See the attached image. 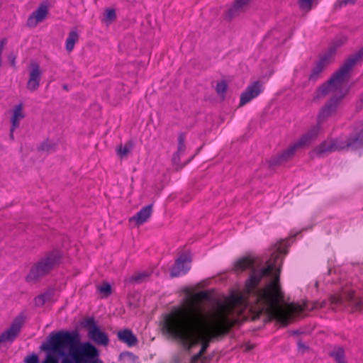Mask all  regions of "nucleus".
Masks as SVG:
<instances>
[{"instance_id":"nucleus-6","label":"nucleus","mask_w":363,"mask_h":363,"mask_svg":"<svg viewBox=\"0 0 363 363\" xmlns=\"http://www.w3.org/2000/svg\"><path fill=\"white\" fill-rule=\"evenodd\" d=\"M252 1V0H234L225 11L223 13L224 19L228 21H231L238 18L248 10Z\"/></svg>"},{"instance_id":"nucleus-41","label":"nucleus","mask_w":363,"mask_h":363,"mask_svg":"<svg viewBox=\"0 0 363 363\" xmlns=\"http://www.w3.org/2000/svg\"><path fill=\"white\" fill-rule=\"evenodd\" d=\"M202 355L199 352L194 354L191 358V363H196L201 358Z\"/></svg>"},{"instance_id":"nucleus-43","label":"nucleus","mask_w":363,"mask_h":363,"mask_svg":"<svg viewBox=\"0 0 363 363\" xmlns=\"http://www.w3.org/2000/svg\"><path fill=\"white\" fill-rule=\"evenodd\" d=\"M61 363H74L71 359L68 357V356L64 357Z\"/></svg>"},{"instance_id":"nucleus-20","label":"nucleus","mask_w":363,"mask_h":363,"mask_svg":"<svg viewBox=\"0 0 363 363\" xmlns=\"http://www.w3.org/2000/svg\"><path fill=\"white\" fill-rule=\"evenodd\" d=\"M63 257V253L59 249H55L47 255V272L57 267Z\"/></svg>"},{"instance_id":"nucleus-45","label":"nucleus","mask_w":363,"mask_h":363,"mask_svg":"<svg viewBox=\"0 0 363 363\" xmlns=\"http://www.w3.org/2000/svg\"><path fill=\"white\" fill-rule=\"evenodd\" d=\"M298 345L299 347H305V345L302 342H299L298 343Z\"/></svg>"},{"instance_id":"nucleus-10","label":"nucleus","mask_w":363,"mask_h":363,"mask_svg":"<svg viewBox=\"0 0 363 363\" xmlns=\"http://www.w3.org/2000/svg\"><path fill=\"white\" fill-rule=\"evenodd\" d=\"M191 257L188 255H181L176 259L170 270V277H177L185 274L190 269Z\"/></svg>"},{"instance_id":"nucleus-2","label":"nucleus","mask_w":363,"mask_h":363,"mask_svg":"<svg viewBox=\"0 0 363 363\" xmlns=\"http://www.w3.org/2000/svg\"><path fill=\"white\" fill-rule=\"evenodd\" d=\"M363 59V48L357 52L351 55L340 67V69L333 74L331 78L325 84H322L315 91L313 101H317L330 93H337L342 91L343 84L351 69L356 63Z\"/></svg>"},{"instance_id":"nucleus-15","label":"nucleus","mask_w":363,"mask_h":363,"mask_svg":"<svg viewBox=\"0 0 363 363\" xmlns=\"http://www.w3.org/2000/svg\"><path fill=\"white\" fill-rule=\"evenodd\" d=\"M40 72L39 66L36 63H33L30 67L29 79L27 83L28 89L32 91L36 90L40 85Z\"/></svg>"},{"instance_id":"nucleus-33","label":"nucleus","mask_w":363,"mask_h":363,"mask_svg":"<svg viewBox=\"0 0 363 363\" xmlns=\"http://www.w3.org/2000/svg\"><path fill=\"white\" fill-rule=\"evenodd\" d=\"M131 145L128 146L125 145V146H120L118 149V154L120 157H125L130 151Z\"/></svg>"},{"instance_id":"nucleus-29","label":"nucleus","mask_w":363,"mask_h":363,"mask_svg":"<svg viewBox=\"0 0 363 363\" xmlns=\"http://www.w3.org/2000/svg\"><path fill=\"white\" fill-rule=\"evenodd\" d=\"M313 0H298V4L301 10L308 12L312 9Z\"/></svg>"},{"instance_id":"nucleus-12","label":"nucleus","mask_w":363,"mask_h":363,"mask_svg":"<svg viewBox=\"0 0 363 363\" xmlns=\"http://www.w3.org/2000/svg\"><path fill=\"white\" fill-rule=\"evenodd\" d=\"M297 150H298V148L294 143H293L289 145L287 149L284 150L274 157L271 158L268 162L269 165L271 167H274L275 166L285 164L294 157Z\"/></svg>"},{"instance_id":"nucleus-19","label":"nucleus","mask_w":363,"mask_h":363,"mask_svg":"<svg viewBox=\"0 0 363 363\" xmlns=\"http://www.w3.org/2000/svg\"><path fill=\"white\" fill-rule=\"evenodd\" d=\"M118 339L126 344L128 347H133L137 345L138 340L137 337L130 329H123L117 333Z\"/></svg>"},{"instance_id":"nucleus-16","label":"nucleus","mask_w":363,"mask_h":363,"mask_svg":"<svg viewBox=\"0 0 363 363\" xmlns=\"http://www.w3.org/2000/svg\"><path fill=\"white\" fill-rule=\"evenodd\" d=\"M153 204L143 207L134 216L129 218L130 222H134L136 225H140L147 222L152 213Z\"/></svg>"},{"instance_id":"nucleus-23","label":"nucleus","mask_w":363,"mask_h":363,"mask_svg":"<svg viewBox=\"0 0 363 363\" xmlns=\"http://www.w3.org/2000/svg\"><path fill=\"white\" fill-rule=\"evenodd\" d=\"M24 320L25 318L23 316H18L13 320L10 326L6 329L14 339H16L20 333Z\"/></svg>"},{"instance_id":"nucleus-44","label":"nucleus","mask_w":363,"mask_h":363,"mask_svg":"<svg viewBox=\"0 0 363 363\" xmlns=\"http://www.w3.org/2000/svg\"><path fill=\"white\" fill-rule=\"evenodd\" d=\"M51 360H52L51 357L50 355H47V359H46L47 363H50Z\"/></svg>"},{"instance_id":"nucleus-48","label":"nucleus","mask_w":363,"mask_h":363,"mask_svg":"<svg viewBox=\"0 0 363 363\" xmlns=\"http://www.w3.org/2000/svg\"><path fill=\"white\" fill-rule=\"evenodd\" d=\"M63 87H64V89H67V85H64V86H63Z\"/></svg>"},{"instance_id":"nucleus-47","label":"nucleus","mask_w":363,"mask_h":363,"mask_svg":"<svg viewBox=\"0 0 363 363\" xmlns=\"http://www.w3.org/2000/svg\"><path fill=\"white\" fill-rule=\"evenodd\" d=\"M40 348L41 349L45 348V344H42L41 346H40Z\"/></svg>"},{"instance_id":"nucleus-36","label":"nucleus","mask_w":363,"mask_h":363,"mask_svg":"<svg viewBox=\"0 0 363 363\" xmlns=\"http://www.w3.org/2000/svg\"><path fill=\"white\" fill-rule=\"evenodd\" d=\"M45 304V296L41 294L35 297V305L38 307L43 306Z\"/></svg>"},{"instance_id":"nucleus-46","label":"nucleus","mask_w":363,"mask_h":363,"mask_svg":"<svg viewBox=\"0 0 363 363\" xmlns=\"http://www.w3.org/2000/svg\"><path fill=\"white\" fill-rule=\"evenodd\" d=\"M313 308H318V306H317L318 303H313Z\"/></svg>"},{"instance_id":"nucleus-30","label":"nucleus","mask_w":363,"mask_h":363,"mask_svg":"<svg viewBox=\"0 0 363 363\" xmlns=\"http://www.w3.org/2000/svg\"><path fill=\"white\" fill-rule=\"evenodd\" d=\"M228 89V84L225 80L217 83L216 90L218 94L223 96Z\"/></svg>"},{"instance_id":"nucleus-3","label":"nucleus","mask_w":363,"mask_h":363,"mask_svg":"<svg viewBox=\"0 0 363 363\" xmlns=\"http://www.w3.org/2000/svg\"><path fill=\"white\" fill-rule=\"evenodd\" d=\"M48 347L62 357L70 356L74 361L79 357L82 351L80 346V335L77 331H59L50 333L47 350Z\"/></svg>"},{"instance_id":"nucleus-34","label":"nucleus","mask_w":363,"mask_h":363,"mask_svg":"<svg viewBox=\"0 0 363 363\" xmlns=\"http://www.w3.org/2000/svg\"><path fill=\"white\" fill-rule=\"evenodd\" d=\"M356 0H337L335 4V9H341L348 4H354Z\"/></svg>"},{"instance_id":"nucleus-40","label":"nucleus","mask_w":363,"mask_h":363,"mask_svg":"<svg viewBox=\"0 0 363 363\" xmlns=\"http://www.w3.org/2000/svg\"><path fill=\"white\" fill-rule=\"evenodd\" d=\"M342 301V298L340 296H333L331 297V302L335 304H341Z\"/></svg>"},{"instance_id":"nucleus-26","label":"nucleus","mask_w":363,"mask_h":363,"mask_svg":"<svg viewBox=\"0 0 363 363\" xmlns=\"http://www.w3.org/2000/svg\"><path fill=\"white\" fill-rule=\"evenodd\" d=\"M345 298L352 306H354V308L357 310L361 308V307L363 304V302L362 301V300L360 298L357 297L354 291L350 290V291H347L345 295Z\"/></svg>"},{"instance_id":"nucleus-32","label":"nucleus","mask_w":363,"mask_h":363,"mask_svg":"<svg viewBox=\"0 0 363 363\" xmlns=\"http://www.w3.org/2000/svg\"><path fill=\"white\" fill-rule=\"evenodd\" d=\"M116 18V11L113 9H107L105 11V18L106 21L111 22Z\"/></svg>"},{"instance_id":"nucleus-38","label":"nucleus","mask_w":363,"mask_h":363,"mask_svg":"<svg viewBox=\"0 0 363 363\" xmlns=\"http://www.w3.org/2000/svg\"><path fill=\"white\" fill-rule=\"evenodd\" d=\"M25 363H38V357L35 354L28 356L25 359Z\"/></svg>"},{"instance_id":"nucleus-14","label":"nucleus","mask_w":363,"mask_h":363,"mask_svg":"<svg viewBox=\"0 0 363 363\" xmlns=\"http://www.w3.org/2000/svg\"><path fill=\"white\" fill-rule=\"evenodd\" d=\"M262 91V84L260 82L255 81L250 84L240 96V106H244L252 99L256 98Z\"/></svg>"},{"instance_id":"nucleus-35","label":"nucleus","mask_w":363,"mask_h":363,"mask_svg":"<svg viewBox=\"0 0 363 363\" xmlns=\"http://www.w3.org/2000/svg\"><path fill=\"white\" fill-rule=\"evenodd\" d=\"M149 277V274L147 272H141L136 275H134L132 277V280L135 282L140 283L145 280L146 278Z\"/></svg>"},{"instance_id":"nucleus-1","label":"nucleus","mask_w":363,"mask_h":363,"mask_svg":"<svg viewBox=\"0 0 363 363\" xmlns=\"http://www.w3.org/2000/svg\"><path fill=\"white\" fill-rule=\"evenodd\" d=\"M281 253L282 250L279 248L267 261L266 266L260 269H255L254 260L249 257L236 262L235 268L237 271L252 269L245 286L248 300H245L244 296H239L233 297L225 303L218 302L213 313H208L197 303L187 308H174L164 316L163 330L182 342L188 349L201 342L199 352L203 354L213 338L228 333V315L235 306H247L254 302L260 311L266 312L282 325H287L290 319L301 313L303 308L294 303L285 306L281 304L284 301L280 284Z\"/></svg>"},{"instance_id":"nucleus-37","label":"nucleus","mask_w":363,"mask_h":363,"mask_svg":"<svg viewBox=\"0 0 363 363\" xmlns=\"http://www.w3.org/2000/svg\"><path fill=\"white\" fill-rule=\"evenodd\" d=\"M128 44L130 46L128 48L132 49L135 48V40L132 37H128L126 39L124 40V41L122 43V45L125 47V45Z\"/></svg>"},{"instance_id":"nucleus-39","label":"nucleus","mask_w":363,"mask_h":363,"mask_svg":"<svg viewBox=\"0 0 363 363\" xmlns=\"http://www.w3.org/2000/svg\"><path fill=\"white\" fill-rule=\"evenodd\" d=\"M198 298L202 300H208L209 294L207 291H201L198 294Z\"/></svg>"},{"instance_id":"nucleus-13","label":"nucleus","mask_w":363,"mask_h":363,"mask_svg":"<svg viewBox=\"0 0 363 363\" xmlns=\"http://www.w3.org/2000/svg\"><path fill=\"white\" fill-rule=\"evenodd\" d=\"M322 129L321 125L318 123L312 126L305 134H303L294 144L298 149L309 145L316 140Z\"/></svg>"},{"instance_id":"nucleus-5","label":"nucleus","mask_w":363,"mask_h":363,"mask_svg":"<svg viewBox=\"0 0 363 363\" xmlns=\"http://www.w3.org/2000/svg\"><path fill=\"white\" fill-rule=\"evenodd\" d=\"M84 327L87 328L89 338L96 345L102 346L108 345V335L100 329L94 318H87L84 323Z\"/></svg>"},{"instance_id":"nucleus-4","label":"nucleus","mask_w":363,"mask_h":363,"mask_svg":"<svg viewBox=\"0 0 363 363\" xmlns=\"http://www.w3.org/2000/svg\"><path fill=\"white\" fill-rule=\"evenodd\" d=\"M347 40L346 38H342L340 40H337L335 42V48L331 47L329 52L323 55L320 60L315 63L313 68L311 74L309 75L308 79L313 82H315L320 77L321 73L323 69L331 63L333 60L335 49L342 45Z\"/></svg>"},{"instance_id":"nucleus-21","label":"nucleus","mask_w":363,"mask_h":363,"mask_svg":"<svg viewBox=\"0 0 363 363\" xmlns=\"http://www.w3.org/2000/svg\"><path fill=\"white\" fill-rule=\"evenodd\" d=\"M345 149L346 148H357L363 145V129L358 133L351 135L346 140H343Z\"/></svg>"},{"instance_id":"nucleus-9","label":"nucleus","mask_w":363,"mask_h":363,"mask_svg":"<svg viewBox=\"0 0 363 363\" xmlns=\"http://www.w3.org/2000/svg\"><path fill=\"white\" fill-rule=\"evenodd\" d=\"M99 352L91 344L86 343L82 347V353L74 361L76 363H103L97 359Z\"/></svg>"},{"instance_id":"nucleus-17","label":"nucleus","mask_w":363,"mask_h":363,"mask_svg":"<svg viewBox=\"0 0 363 363\" xmlns=\"http://www.w3.org/2000/svg\"><path fill=\"white\" fill-rule=\"evenodd\" d=\"M25 117V113L22 104L15 106L11 111V133L13 132L20 125V122Z\"/></svg>"},{"instance_id":"nucleus-11","label":"nucleus","mask_w":363,"mask_h":363,"mask_svg":"<svg viewBox=\"0 0 363 363\" xmlns=\"http://www.w3.org/2000/svg\"><path fill=\"white\" fill-rule=\"evenodd\" d=\"M45 274V261L41 259L34 263L28 274L26 276V281L30 284L37 283Z\"/></svg>"},{"instance_id":"nucleus-25","label":"nucleus","mask_w":363,"mask_h":363,"mask_svg":"<svg viewBox=\"0 0 363 363\" xmlns=\"http://www.w3.org/2000/svg\"><path fill=\"white\" fill-rule=\"evenodd\" d=\"M79 34L77 29L72 30L66 40V50L68 52L72 51L74 48L75 43L79 40Z\"/></svg>"},{"instance_id":"nucleus-28","label":"nucleus","mask_w":363,"mask_h":363,"mask_svg":"<svg viewBox=\"0 0 363 363\" xmlns=\"http://www.w3.org/2000/svg\"><path fill=\"white\" fill-rule=\"evenodd\" d=\"M14 338L11 335L5 330L2 333L0 334V349L2 347H6L14 341Z\"/></svg>"},{"instance_id":"nucleus-18","label":"nucleus","mask_w":363,"mask_h":363,"mask_svg":"<svg viewBox=\"0 0 363 363\" xmlns=\"http://www.w3.org/2000/svg\"><path fill=\"white\" fill-rule=\"evenodd\" d=\"M45 18V6L42 4L28 17L27 21V26L29 28H34L39 23L42 22Z\"/></svg>"},{"instance_id":"nucleus-31","label":"nucleus","mask_w":363,"mask_h":363,"mask_svg":"<svg viewBox=\"0 0 363 363\" xmlns=\"http://www.w3.org/2000/svg\"><path fill=\"white\" fill-rule=\"evenodd\" d=\"M99 291L107 297L111 294V286L109 284L105 283L98 287Z\"/></svg>"},{"instance_id":"nucleus-8","label":"nucleus","mask_w":363,"mask_h":363,"mask_svg":"<svg viewBox=\"0 0 363 363\" xmlns=\"http://www.w3.org/2000/svg\"><path fill=\"white\" fill-rule=\"evenodd\" d=\"M343 95L332 97L319 111L317 116V123L322 125L330 116L334 115L338 108Z\"/></svg>"},{"instance_id":"nucleus-42","label":"nucleus","mask_w":363,"mask_h":363,"mask_svg":"<svg viewBox=\"0 0 363 363\" xmlns=\"http://www.w3.org/2000/svg\"><path fill=\"white\" fill-rule=\"evenodd\" d=\"M357 106L359 108H363V92L359 96V100H358V101L357 103Z\"/></svg>"},{"instance_id":"nucleus-7","label":"nucleus","mask_w":363,"mask_h":363,"mask_svg":"<svg viewBox=\"0 0 363 363\" xmlns=\"http://www.w3.org/2000/svg\"><path fill=\"white\" fill-rule=\"evenodd\" d=\"M343 140L340 138L329 139L323 141L319 145L316 146L313 150L315 156L321 157L328 153L344 150Z\"/></svg>"},{"instance_id":"nucleus-24","label":"nucleus","mask_w":363,"mask_h":363,"mask_svg":"<svg viewBox=\"0 0 363 363\" xmlns=\"http://www.w3.org/2000/svg\"><path fill=\"white\" fill-rule=\"evenodd\" d=\"M336 363H346L345 350L342 347H335L329 353Z\"/></svg>"},{"instance_id":"nucleus-27","label":"nucleus","mask_w":363,"mask_h":363,"mask_svg":"<svg viewBox=\"0 0 363 363\" xmlns=\"http://www.w3.org/2000/svg\"><path fill=\"white\" fill-rule=\"evenodd\" d=\"M119 361L121 363H139V358L132 352H124L121 353Z\"/></svg>"},{"instance_id":"nucleus-22","label":"nucleus","mask_w":363,"mask_h":363,"mask_svg":"<svg viewBox=\"0 0 363 363\" xmlns=\"http://www.w3.org/2000/svg\"><path fill=\"white\" fill-rule=\"evenodd\" d=\"M186 145H185V135L183 133H181L178 136V147L177 152L172 156V163L174 165L181 168L180 167V155L183 154L185 151Z\"/></svg>"},{"instance_id":"nucleus-49","label":"nucleus","mask_w":363,"mask_h":363,"mask_svg":"<svg viewBox=\"0 0 363 363\" xmlns=\"http://www.w3.org/2000/svg\"><path fill=\"white\" fill-rule=\"evenodd\" d=\"M42 363H45V361L42 362Z\"/></svg>"}]
</instances>
